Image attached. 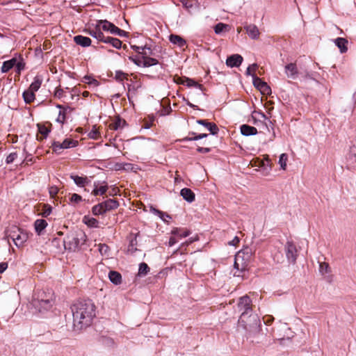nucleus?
Masks as SVG:
<instances>
[{"label": "nucleus", "instance_id": "1", "mask_svg": "<svg viewBox=\"0 0 356 356\" xmlns=\"http://www.w3.org/2000/svg\"><path fill=\"white\" fill-rule=\"evenodd\" d=\"M95 305L91 300H81L71 307L74 329L81 330L89 326L95 316Z\"/></svg>", "mask_w": 356, "mask_h": 356}, {"label": "nucleus", "instance_id": "2", "mask_svg": "<svg viewBox=\"0 0 356 356\" xmlns=\"http://www.w3.org/2000/svg\"><path fill=\"white\" fill-rule=\"evenodd\" d=\"M54 303L55 296L51 289L38 290L33 295L31 305L40 313L49 311Z\"/></svg>", "mask_w": 356, "mask_h": 356}, {"label": "nucleus", "instance_id": "3", "mask_svg": "<svg viewBox=\"0 0 356 356\" xmlns=\"http://www.w3.org/2000/svg\"><path fill=\"white\" fill-rule=\"evenodd\" d=\"M86 238V234L82 232L71 233L63 241L65 248L74 252L84 243Z\"/></svg>", "mask_w": 356, "mask_h": 356}, {"label": "nucleus", "instance_id": "4", "mask_svg": "<svg viewBox=\"0 0 356 356\" xmlns=\"http://www.w3.org/2000/svg\"><path fill=\"white\" fill-rule=\"evenodd\" d=\"M119 207V203L114 199H107L106 200L95 205L92 211L95 216L102 215L107 211L115 209Z\"/></svg>", "mask_w": 356, "mask_h": 356}, {"label": "nucleus", "instance_id": "5", "mask_svg": "<svg viewBox=\"0 0 356 356\" xmlns=\"http://www.w3.org/2000/svg\"><path fill=\"white\" fill-rule=\"evenodd\" d=\"M6 236L10 238L17 247L21 246L26 240L27 235L26 233L21 232L20 229L14 227L6 231Z\"/></svg>", "mask_w": 356, "mask_h": 356}, {"label": "nucleus", "instance_id": "6", "mask_svg": "<svg viewBox=\"0 0 356 356\" xmlns=\"http://www.w3.org/2000/svg\"><path fill=\"white\" fill-rule=\"evenodd\" d=\"M77 145V140H74L71 138H66L63 141V143L54 141L51 147L54 152L57 154H60L62 153L63 149L76 147Z\"/></svg>", "mask_w": 356, "mask_h": 356}, {"label": "nucleus", "instance_id": "7", "mask_svg": "<svg viewBox=\"0 0 356 356\" xmlns=\"http://www.w3.org/2000/svg\"><path fill=\"white\" fill-rule=\"evenodd\" d=\"M286 257L290 263L295 264L298 256V250L293 243L288 241L284 247Z\"/></svg>", "mask_w": 356, "mask_h": 356}, {"label": "nucleus", "instance_id": "8", "mask_svg": "<svg viewBox=\"0 0 356 356\" xmlns=\"http://www.w3.org/2000/svg\"><path fill=\"white\" fill-rule=\"evenodd\" d=\"M251 302L250 297L248 296L239 298L238 307L242 312L241 317L245 316V314H248L252 311Z\"/></svg>", "mask_w": 356, "mask_h": 356}, {"label": "nucleus", "instance_id": "9", "mask_svg": "<svg viewBox=\"0 0 356 356\" xmlns=\"http://www.w3.org/2000/svg\"><path fill=\"white\" fill-rule=\"evenodd\" d=\"M252 77L253 85L259 89L261 93L265 95L271 93V88L267 83L263 81L259 77L257 76L256 74H252Z\"/></svg>", "mask_w": 356, "mask_h": 356}, {"label": "nucleus", "instance_id": "10", "mask_svg": "<svg viewBox=\"0 0 356 356\" xmlns=\"http://www.w3.org/2000/svg\"><path fill=\"white\" fill-rule=\"evenodd\" d=\"M102 24L97 21L95 27L94 29H89L87 33L92 38L97 39L99 42H101L104 34L102 33Z\"/></svg>", "mask_w": 356, "mask_h": 356}, {"label": "nucleus", "instance_id": "11", "mask_svg": "<svg viewBox=\"0 0 356 356\" xmlns=\"http://www.w3.org/2000/svg\"><path fill=\"white\" fill-rule=\"evenodd\" d=\"M243 60V57L239 54H232L228 56L226 60V65L230 67H239Z\"/></svg>", "mask_w": 356, "mask_h": 356}, {"label": "nucleus", "instance_id": "12", "mask_svg": "<svg viewBox=\"0 0 356 356\" xmlns=\"http://www.w3.org/2000/svg\"><path fill=\"white\" fill-rule=\"evenodd\" d=\"M99 23L102 24V31H107L113 35H116L118 27L116 26L114 24L108 22V20H99Z\"/></svg>", "mask_w": 356, "mask_h": 356}, {"label": "nucleus", "instance_id": "13", "mask_svg": "<svg viewBox=\"0 0 356 356\" xmlns=\"http://www.w3.org/2000/svg\"><path fill=\"white\" fill-rule=\"evenodd\" d=\"M196 122L205 127L212 135H216L219 131L218 126L213 122H209L206 120H197Z\"/></svg>", "mask_w": 356, "mask_h": 356}, {"label": "nucleus", "instance_id": "14", "mask_svg": "<svg viewBox=\"0 0 356 356\" xmlns=\"http://www.w3.org/2000/svg\"><path fill=\"white\" fill-rule=\"evenodd\" d=\"M248 36L252 40H257L259 37V30L254 24H248L244 26Z\"/></svg>", "mask_w": 356, "mask_h": 356}, {"label": "nucleus", "instance_id": "15", "mask_svg": "<svg viewBox=\"0 0 356 356\" xmlns=\"http://www.w3.org/2000/svg\"><path fill=\"white\" fill-rule=\"evenodd\" d=\"M159 63L158 60L150 56H144L138 58V66H143L145 67H150L157 65Z\"/></svg>", "mask_w": 356, "mask_h": 356}, {"label": "nucleus", "instance_id": "16", "mask_svg": "<svg viewBox=\"0 0 356 356\" xmlns=\"http://www.w3.org/2000/svg\"><path fill=\"white\" fill-rule=\"evenodd\" d=\"M105 44H110L115 49H120L122 47V42L119 39L108 35H104L101 41Z\"/></svg>", "mask_w": 356, "mask_h": 356}, {"label": "nucleus", "instance_id": "17", "mask_svg": "<svg viewBox=\"0 0 356 356\" xmlns=\"http://www.w3.org/2000/svg\"><path fill=\"white\" fill-rule=\"evenodd\" d=\"M285 73L289 78L296 79L298 74L296 65L293 63L287 64L285 66Z\"/></svg>", "mask_w": 356, "mask_h": 356}, {"label": "nucleus", "instance_id": "18", "mask_svg": "<svg viewBox=\"0 0 356 356\" xmlns=\"http://www.w3.org/2000/svg\"><path fill=\"white\" fill-rule=\"evenodd\" d=\"M74 42L83 47H87L90 46L92 40L90 38L83 36L81 35H75L73 38Z\"/></svg>", "mask_w": 356, "mask_h": 356}, {"label": "nucleus", "instance_id": "19", "mask_svg": "<svg viewBox=\"0 0 356 356\" xmlns=\"http://www.w3.org/2000/svg\"><path fill=\"white\" fill-rule=\"evenodd\" d=\"M335 45L339 48L341 54L348 51V40L344 38H337L334 40Z\"/></svg>", "mask_w": 356, "mask_h": 356}, {"label": "nucleus", "instance_id": "20", "mask_svg": "<svg viewBox=\"0 0 356 356\" xmlns=\"http://www.w3.org/2000/svg\"><path fill=\"white\" fill-rule=\"evenodd\" d=\"M240 131L243 136H250L257 134V130L255 127L248 124H242L240 127Z\"/></svg>", "mask_w": 356, "mask_h": 356}, {"label": "nucleus", "instance_id": "21", "mask_svg": "<svg viewBox=\"0 0 356 356\" xmlns=\"http://www.w3.org/2000/svg\"><path fill=\"white\" fill-rule=\"evenodd\" d=\"M180 195L188 202H193L195 200V193L190 188H182Z\"/></svg>", "mask_w": 356, "mask_h": 356}, {"label": "nucleus", "instance_id": "22", "mask_svg": "<svg viewBox=\"0 0 356 356\" xmlns=\"http://www.w3.org/2000/svg\"><path fill=\"white\" fill-rule=\"evenodd\" d=\"M47 222L44 219H37L34 222V228L38 235H41L42 231L47 227Z\"/></svg>", "mask_w": 356, "mask_h": 356}, {"label": "nucleus", "instance_id": "23", "mask_svg": "<svg viewBox=\"0 0 356 356\" xmlns=\"http://www.w3.org/2000/svg\"><path fill=\"white\" fill-rule=\"evenodd\" d=\"M17 58L14 57L8 60H6L3 63L1 72L2 73H6L12 68H13L16 64Z\"/></svg>", "mask_w": 356, "mask_h": 356}, {"label": "nucleus", "instance_id": "24", "mask_svg": "<svg viewBox=\"0 0 356 356\" xmlns=\"http://www.w3.org/2000/svg\"><path fill=\"white\" fill-rule=\"evenodd\" d=\"M72 110L70 106H66V108H63V110H60L56 122L63 124L67 119V115Z\"/></svg>", "mask_w": 356, "mask_h": 356}, {"label": "nucleus", "instance_id": "25", "mask_svg": "<svg viewBox=\"0 0 356 356\" xmlns=\"http://www.w3.org/2000/svg\"><path fill=\"white\" fill-rule=\"evenodd\" d=\"M169 40L174 44L177 45L179 47H183L186 45V40L178 35L171 34L169 36Z\"/></svg>", "mask_w": 356, "mask_h": 356}, {"label": "nucleus", "instance_id": "26", "mask_svg": "<svg viewBox=\"0 0 356 356\" xmlns=\"http://www.w3.org/2000/svg\"><path fill=\"white\" fill-rule=\"evenodd\" d=\"M43 81V78L41 75H37L34 77L33 81L30 85L29 89L31 90L33 92H37Z\"/></svg>", "mask_w": 356, "mask_h": 356}, {"label": "nucleus", "instance_id": "27", "mask_svg": "<svg viewBox=\"0 0 356 356\" xmlns=\"http://www.w3.org/2000/svg\"><path fill=\"white\" fill-rule=\"evenodd\" d=\"M190 231L181 228L175 227L171 231V234L179 238H182L188 236L190 234Z\"/></svg>", "mask_w": 356, "mask_h": 356}, {"label": "nucleus", "instance_id": "28", "mask_svg": "<svg viewBox=\"0 0 356 356\" xmlns=\"http://www.w3.org/2000/svg\"><path fill=\"white\" fill-rule=\"evenodd\" d=\"M108 278H109L110 281L115 285H118V284H121V282H122L121 274L115 270H111L109 272Z\"/></svg>", "mask_w": 356, "mask_h": 356}, {"label": "nucleus", "instance_id": "29", "mask_svg": "<svg viewBox=\"0 0 356 356\" xmlns=\"http://www.w3.org/2000/svg\"><path fill=\"white\" fill-rule=\"evenodd\" d=\"M182 85H184L187 87H195L200 89L201 91L204 90V87L202 84L198 83L194 79L190 78H185L184 79V82H180Z\"/></svg>", "mask_w": 356, "mask_h": 356}, {"label": "nucleus", "instance_id": "30", "mask_svg": "<svg viewBox=\"0 0 356 356\" xmlns=\"http://www.w3.org/2000/svg\"><path fill=\"white\" fill-rule=\"evenodd\" d=\"M24 100L26 104H31L35 99V92L30 89L25 90L22 94Z\"/></svg>", "mask_w": 356, "mask_h": 356}, {"label": "nucleus", "instance_id": "31", "mask_svg": "<svg viewBox=\"0 0 356 356\" xmlns=\"http://www.w3.org/2000/svg\"><path fill=\"white\" fill-rule=\"evenodd\" d=\"M107 189L108 186L106 184L98 187V185L95 183V188L93 189L92 193L94 195H102L107 191Z\"/></svg>", "mask_w": 356, "mask_h": 356}, {"label": "nucleus", "instance_id": "32", "mask_svg": "<svg viewBox=\"0 0 356 356\" xmlns=\"http://www.w3.org/2000/svg\"><path fill=\"white\" fill-rule=\"evenodd\" d=\"M151 211L159 216V217L163 221V222H167V219H170L171 217L170 215H168V213H165V212H163L159 209H156L155 208H153V207H151Z\"/></svg>", "mask_w": 356, "mask_h": 356}, {"label": "nucleus", "instance_id": "33", "mask_svg": "<svg viewBox=\"0 0 356 356\" xmlns=\"http://www.w3.org/2000/svg\"><path fill=\"white\" fill-rule=\"evenodd\" d=\"M70 177L74 180L78 186H84L88 182L87 177H79L78 175H71Z\"/></svg>", "mask_w": 356, "mask_h": 356}, {"label": "nucleus", "instance_id": "34", "mask_svg": "<svg viewBox=\"0 0 356 356\" xmlns=\"http://www.w3.org/2000/svg\"><path fill=\"white\" fill-rule=\"evenodd\" d=\"M126 124V122L120 118H118L111 124V128L114 130H118L124 127Z\"/></svg>", "mask_w": 356, "mask_h": 356}, {"label": "nucleus", "instance_id": "35", "mask_svg": "<svg viewBox=\"0 0 356 356\" xmlns=\"http://www.w3.org/2000/svg\"><path fill=\"white\" fill-rule=\"evenodd\" d=\"M149 271L148 265L144 262L140 263L138 268V275L143 276L146 275Z\"/></svg>", "mask_w": 356, "mask_h": 356}, {"label": "nucleus", "instance_id": "36", "mask_svg": "<svg viewBox=\"0 0 356 356\" xmlns=\"http://www.w3.org/2000/svg\"><path fill=\"white\" fill-rule=\"evenodd\" d=\"M192 135H194L193 137H186L184 139V141H189V140H200L204 138H207L208 136L207 134H200L196 135L195 133H191Z\"/></svg>", "mask_w": 356, "mask_h": 356}, {"label": "nucleus", "instance_id": "37", "mask_svg": "<svg viewBox=\"0 0 356 356\" xmlns=\"http://www.w3.org/2000/svg\"><path fill=\"white\" fill-rule=\"evenodd\" d=\"M98 250L100 254L103 256H108L109 252V247L104 244V243H100L98 245Z\"/></svg>", "mask_w": 356, "mask_h": 356}, {"label": "nucleus", "instance_id": "38", "mask_svg": "<svg viewBox=\"0 0 356 356\" xmlns=\"http://www.w3.org/2000/svg\"><path fill=\"white\" fill-rule=\"evenodd\" d=\"M228 26V25L225 24L223 23H218L214 26V32L217 35H220L223 32V31Z\"/></svg>", "mask_w": 356, "mask_h": 356}, {"label": "nucleus", "instance_id": "39", "mask_svg": "<svg viewBox=\"0 0 356 356\" xmlns=\"http://www.w3.org/2000/svg\"><path fill=\"white\" fill-rule=\"evenodd\" d=\"M287 159H288V156H287V154H282L280 156L279 164L280 165V168L282 170H285V168H286Z\"/></svg>", "mask_w": 356, "mask_h": 356}, {"label": "nucleus", "instance_id": "40", "mask_svg": "<svg viewBox=\"0 0 356 356\" xmlns=\"http://www.w3.org/2000/svg\"><path fill=\"white\" fill-rule=\"evenodd\" d=\"M52 211V207L49 204H44L42 211V216L44 218H47L49 216Z\"/></svg>", "mask_w": 356, "mask_h": 356}, {"label": "nucleus", "instance_id": "41", "mask_svg": "<svg viewBox=\"0 0 356 356\" xmlns=\"http://www.w3.org/2000/svg\"><path fill=\"white\" fill-rule=\"evenodd\" d=\"M153 54V51H152V49L147 47V45H145L143 46V49H142V51H141V56L140 57H144V56H150Z\"/></svg>", "mask_w": 356, "mask_h": 356}, {"label": "nucleus", "instance_id": "42", "mask_svg": "<svg viewBox=\"0 0 356 356\" xmlns=\"http://www.w3.org/2000/svg\"><path fill=\"white\" fill-rule=\"evenodd\" d=\"M15 67L16 72L19 74L21 73V72L24 70L25 64L22 60H21L20 61H18V60L17 59L16 64H15Z\"/></svg>", "mask_w": 356, "mask_h": 356}, {"label": "nucleus", "instance_id": "43", "mask_svg": "<svg viewBox=\"0 0 356 356\" xmlns=\"http://www.w3.org/2000/svg\"><path fill=\"white\" fill-rule=\"evenodd\" d=\"M319 271L322 275L327 273L330 271V267L327 263H320Z\"/></svg>", "mask_w": 356, "mask_h": 356}, {"label": "nucleus", "instance_id": "44", "mask_svg": "<svg viewBox=\"0 0 356 356\" xmlns=\"http://www.w3.org/2000/svg\"><path fill=\"white\" fill-rule=\"evenodd\" d=\"M136 245H137V241L136 240H131L130 241V243L128 246V249H127V251L131 253V254H134L136 250H137V248H136Z\"/></svg>", "mask_w": 356, "mask_h": 356}, {"label": "nucleus", "instance_id": "45", "mask_svg": "<svg viewBox=\"0 0 356 356\" xmlns=\"http://www.w3.org/2000/svg\"><path fill=\"white\" fill-rule=\"evenodd\" d=\"M38 127L40 134H42L44 138H46L50 132V130L44 125L38 124Z\"/></svg>", "mask_w": 356, "mask_h": 356}, {"label": "nucleus", "instance_id": "46", "mask_svg": "<svg viewBox=\"0 0 356 356\" xmlns=\"http://www.w3.org/2000/svg\"><path fill=\"white\" fill-rule=\"evenodd\" d=\"M258 67V65L257 63H253L252 65H250L248 67L247 70H246V72H245V74L247 76H251L252 74H255L254 73H252L251 72L253 71L254 72Z\"/></svg>", "mask_w": 356, "mask_h": 356}, {"label": "nucleus", "instance_id": "47", "mask_svg": "<svg viewBox=\"0 0 356 356\" xmlns=\"http://www.w3.org/2000/svg\"><path fill=\"white\" fill-rule=\"evenodd\" d=\"M17 157V152H11L6 159V163L9 164L13 163Z\"/></svg>", "mask_w": 356, "mask_h": 356}, {"label": "nucleus", "instance_id": "48", "mask_svg": "<svg viewBox=\"0 0 356 356\" xmlns=\"http://www.w3.org/2000/svg\"><path fill=\"white\" fill-rule=\"evenodd\" d=\"M81 196L76 193H73L70 197V202L72 203H79L81 201Z\"/></svg>", "mask_w": 356, "mask_h": 356}, {"label": "nucleus", "instance_id": "49", "mask_svg": "<svg viewBox=\"0 0 356 356\" xmlns=\"http://www.w3.org/2000/svg\"><path fill=\"white\" fill-rule=\"evenodd\" d=\"M49 193L51 197L54 198L58 193V188L57 186H52L49 188Z\"/></svg>", "mask_w": 356, "mask_h": 356}, {"label": "nucleus", "instance_id": "50", "mask_svg": "<svg viewBox=\"0 0 356 356\" xmlns=\"http://www.w3.org/2000/svg\"><path fill=\"white\" fill-rule=\"evenodd\" d=\"M254 115H257L258 116H259L261 119H263L264 120H268L269 122V123H272L270 120H269V119L268 118V117L266 115L265 113H264L263 112H261V111H254L252 114V118H254Z\"/></svg>", "mask_w": 356, "mask_h": 356}, {"label": "nucleus", "instance_id": "51", "mask_svg": "<svg viewBox=\"0 0 356 356\" xmlns=\"http://www.w3.org/2000/svg\"><path fill=\"white\" fill-rule=\"evenodd\" d=\"M86 223L90 227H97L99 222L97 219L91 218L88 220V222H86Z\"/></svg>", "mask_w": 356, "mask_h": 356}, {"label": "nucleus", "instance_id": "52", "mask_svg": "<svg viewBox=\"0 0 356 356\" xmlns=\"http://www.w3.org/2000/svg\"><path fill=\"white\" fill-rule=\"evenodd\" d=\"M350 153L352 156L356 157V138L353 142V144L350 147Z\"/></svg>", "mask_w": 356, "mask_h": 356}, {"label": "nucleus", "instance_id": "53", "mask_svg": "<svg viewBox=\"0 0 356 356\" xmlns=\"http://www.w3.org/2000/svg\"><path fill=\"white\" fill-rule=\"evenodd\" d=\"M197 151L200 153L206 154V153H209L211 151V149L209 147H199L197 148Z\"/></svg>", "mask_w": 356, "mask_h": 356}, {"label": "nucleus", "instance_id": "54", "mask_svg": "<svg viewBox=\"0 0 356 356\" xmlns=\"http://www.w3.org/2000/svg\"><path fill=\"white\" fill-rule=\"evenodd\" d=\"M54 95L56 97L61 98L63 95V90L61 88H57L55 91Z\"/></svg>", "mask_w": 356, "mask_h": 356}, {"label": "nucleus", "instance_id": "55", "mask_svg": "<svg viewBox=\"0 0 356 356\" xmlns=\"http://www.w3.org/2000/svg\"><path fill=\"white\" fill-rule=\"evenodd\" d=\"M181 3L183 6L187 9H189L193 6V4L188 0H181Z\"/></svg>", "mask_w": 356, "mask_h": 356}, {"label": "nucleus", "instance_id": "56", "mask_svg": "<svg viewBox=\"0 0 356 356\" xmlns=\"http://www.w3.org/2000/svg\"><path fill=\"white\" fill-rule=\"evenodd\" d=\"M177 239L176 238V236H171L169 239L168 245L169 246L172 247L174 245H175L177 243Z\"/></svg>", "mask_w": 356, "mask_h": 356}, {"label": "nucleus", "instance_id": "57", "mask_svg": "<svg viewBox=\"0 0 356 356\" xmlns=\"http://www.w3.org/2000/svg\"><path fill=\"white\" fill-rule=\"evenodd\" d=\"M127 35H128L127 32L118 28L116 35H118L120 37H126Z\"/></svg>", "mask_w": 356, "mask_h": 356}, {"label": "nucleus", "instance_id": "58", "mask_svg": "<svg viewBox=\"0 0 356 356\" xmlns=\"http://www.w3.org/2000/svg\"><path fill=\"white\" fill-rule=\"evenodd\" d=\"M8 268V264L6 262L0 263V274L3 273Z\"/></svg>", "mask_w": 356, "mask_h": 356}, {"label": "nucleus", "instance_id": "59", "mask_svg": "<svg viewBox=\"0 0 356 356\" xmlns=\"http://www.w3.org/2000/svg\"><path fill=\"white\" fill-rule=\"evenodd\" d=\"M239 241H240L239 238H238V236H235V237L233 238V240H232V241H229V242L228 243V244H229V245H233V246H234V245H237V244L239 243Z\"/></svg>", "mask_w": 356, "mask_h": 356}, {"label": "nucleus", "instance_id": "60", "mask_svg": "<svg viewBox=\"0 0 356 356\" xmlns=\"http://www.w3.org/2000/svg\"><path fill=\"white\" fill-rule=\"evenodd\" d=\"M143 46H136V45H132L131 48L137 51L140 56H141V51L143 49Z\"/></svg>", "mask_w": 356, "mask_h": 356}, {"label": "nucleus", "instance_id": "61", "mask_svg": "<svg viewBox=\"0 0 356 356\" xmlns=\"http://www.w3.org/2000/svg\"><path fill=\"white\" fill-rule=\"evenodd\" d=\"M186 77H177V79L175 80V82L178 84H181L180 82H184V79Z\"/></svg>", "mask_w": 356, "mask_h": 356}, {"label": "nucleus", "instance_id": "62", "mask_svg": "<svg viewBox=\"0 0 356 356\" xmlns=\"http://www.w3.org/2000/svg\"><path fill=\"white\" fill-rule=\"evenodd\" d=\"M97 131H91L89 135L92 138H95V135L97 134Z\"/></svg>", "mask_w": 356, "mask_h": 356}, {"label": "nucleus", "instance_id": "63", "mask_svg": "<svg viewBox=\"0 0 356 356\" xmlns=\"http://www.w3.org/2000/svg\"><path fill=\"white\" fill-rule=\"evenodd\" d=\"M125 76V74L122 73V72H120V73H117V76H118V79H122L121 76Z\"/></svg>", "mask_w": 356, "mask_h": 356}, {"label": "nucleus", "instance_id": "64", "mask_svg": "<svg viewBox=\"0 0 356 356\" xmlns=\"http://www.w3.org/2000/svg\"><path fill=\"white\" fill-rule=\"evenodd\" d=\"M83 96L85 97H87L89 96L90 93L88 91H84L83 93H82Z\"/></svg>", "mask_w": 356, "mask_h": 356}]
</instances>
